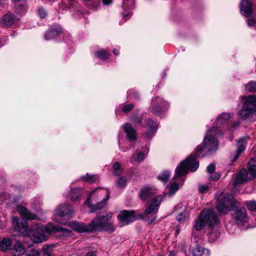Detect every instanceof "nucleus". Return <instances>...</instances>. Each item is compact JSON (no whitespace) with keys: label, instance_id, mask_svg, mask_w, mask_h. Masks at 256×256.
I'll use <instances>...</instances> for the list:
<instances>
[{"label":"nucleus","instance_id":"9b49d317","mask_svg":"<svg viewBox=\"0 0 256 256\" xmlns=\"http://www.w3.org/2000/svg\"><path fill=\"white\" fill-rule=\"evenodd\" d=\"M145 124L142 134L144 138L150 139L154 136L158 130L156 123L150 119H148L145 121Z\"/></svg>","mask_w":256,"mask_h":256},{"label":"nucleus","instance_id":"4c0bfd02","mask_svg":"<svg viewBox=\"0 0 256 256\" xmlns=\"http://www.w3.org/2000/svg\"><path fill=\"white\" fill-rule=\"evenodd\" d=\"M170 173L168 171H164L160 174L158 179L163 182H166L169 178Z\"/></svg>","mask_w":256,"mask_h":256},{"label":"nucleus","instance_id":"13d9d810","mask_svg":"<svg viewBox=\"0 0 256 256\" xmlns=\"http://www.w3.org/2000/svg\"><path fill=\"white\" fill-rule=\"evenodd\" d=\"M217 128H212L210 130V132H216V134H218L217 132H216L217 130Z\"/></svg>","mask_w":256,"mask_h":256},{"label":"nucleus","instance_id":"49530a36","mask_svg":"<svg viewBox=\"0 0 256 256\" xmlns=\"http://www.w3.org/2000/svg\"><path fill=\"white\" fill-rule=\"evenodd\" d=\"M38 14L40 18H44L46 16V10L42 8L38 9Z\"/></svg>","mask_w":256,"mask_h":256},{"label":"nucleus","instance_id":"ea45409f","mask_svg":"<svg viewBox=\"0 0 256 256\" xmlns=\"http://www.w3.org/2000/svg\"><path fill=\"white\" fill-rule=\"evenodd\" d=\"M246 204L250 210L256 211V201L246 202Z\"/></svg>","mask_w":256,"mask_h":256},{"label":"nucleus","instance_id":"8fccbe9b","mask_svg":"<svg viewBox=\"0 0 256 256\" xmlns=\"http://www.w3.org/2000/svg\"><path fill=\"white\" fill-rule=\"evenodd\" d=\"M247 24L249 26H253L256 24V20L254 18H250L247 20Z\"/></svg>","mask_w":256,"mask_h":256},{"label":"nucleus","instance_id":"473e14b6","mask_svg":"<svg viewBox=\"0 0 256 256\" xmlns=\"http://www.w3.org/2000/svg\"><path fill=\"white\" fill-rule=\"evenodd\" d=\"M112 168L114 170V174L115 176H120L123 172L121 164L118 162L114 163L112 166Z\"/></svg>","mask_w":256,"mask_h":256},{"label":"nucleus","instance_id":"09e8293b","mask_svg":"<svg viewBox=\"0 0 256 256\" xmlns=\"http://www.w3.org/2000/svg\"><path fill=\"white\" fill-rule=\"evenodd\" d=\"M26 256H40V252L35 250H32L30 254H26Z\"/></svg>","mask_w":256,"mask_h":256},{"label":"nucleus","instance_id":"37998d69","mask_svg":"<svg viewBox=\"0 0 256 256\" xmlns=\"http://www.w3.org/2000/svg\"><path fill=\"white\" fill-rule=\"evenodd\" d=\"M216 169V165L214 163H212L208 165L206 168V171L208 174L212 173Z\"/></svg>","mask_w":256,"mask_h":256},{"label":"nucleus","instance_id":"4be33fe9","mask_svg":"<svg viewBox=\"0 0 256 256\" xmlns=\"http://www.w3.org/2000/svg\"><path fill=\"white\" fill-rule=\"evenodd\" d=\"M233 116V114L226 112H223L219 114L216 118V124L220 126L226 124Z\"/></svg>","mask_w":256,"mask_h":256},{"label":"nucleus","instance_id":"b1692460","mask_svg":"<svg viewBox=\"0 0 256 256\" xmlns=\"http://www.w3.org/2000/svg\"><path fill=\"white\" fill-rule=\"evenodd\" d=\"M155 193V190L148 187L141 189L139 192L140 198L144 201L146 200L152 194Z\"/></svg>","mask_w":256,"mask_h":256},{"label":"nucleus","instance_id":"a19ab883","mask_svg":"<svg viewBox=\"0 0 256 256\" xmlns=\"http://www.w3.org/2000/svg\"><path fill=\"white\" fill-rule=\"evenodd\" d=\"M220 178V174L217 172H213L210 174L209 180H217Z\"/></svg>","mask_w":256,"mask_h":256},{"label":"nucleus","instance_id":"79ce46f5","mask_svg":"<svg viewBox=\"0 0 256 256\" xmlns=\"http://www.w3.org/2000/svg\"><path fill=\"white\" fill-rule=\"evenodd\" d=\"M134 107L133 104H130L124 106L122 108V111L124 112H128L132 110Z\"/></svg>","mask_w":256,"mask_h":256},{"label":"nucleus","instance_id":"e433bc0d","mask_svg":"<svg viewBox=\"0 0 256 256\" xmlns=\"http://www.w3.org/2000/svg\"><path fill=\"white\" fill-rule=\"evenodd\" d=\"M96 56L101 60H105L108 58L109 54L104 50L97 52L95 53Z\"/></svg>","mask_w":256,"mask_h":256},{"label":"nucleus","instance_id":"2eb2a0df","mask_svg":"<svg viewBox=\"0 0 256 256\" xmlns=\"http://www.w3.org/2000/svg\"><path fill=\"white\" fill-rule=\"evenodd\" d=\"M241 14L246 17L252 14V0H242L241 2Z\"/></svg>","mask_w":256,"mask_h":256},{"label":"nucleus","instance_id":"39448f33","mask_svg":"<svg viewBox=\"0 0 256 256\" xmlns=\"http://www.w3.org/2000/svg\"><path fill=\"white\" fill-rule=\"evenodd\" d=\"M215 196L218 202L216 208L220 214H225L239 204L232 194L218 192Z\"/></svg>","mask_w":256,"mask_h":256},{"label":"nucleus","instance_id":"f704fd0d","mask_svg":"<svg viewBox=\"0 0 256 256\" xmlns=\"http://www.w3.org/2000/svg\"><path fill=\"white\" fill-rule=\"evenodd\" d=\"M134 0H124L122 3V8L124 10L132 9L134 8Z\"/></svg>","mask_w":256,"mask_h":256},{"label":"nucleus","instance_id":"de8ad7c7","mask_svg":"<svg viewBox=\"0 0 256 256\" xmlns=\"http://www.w3.org/2000/svg\"><path fill=\"white\" fill-rule=\"evenodd\" d=\"M186 218V215L183 212H180L177 216L176 219L177 220L180 222H183Z\"/></svg>","mask_w":256,"mask_h":256},{"label":"nucleus","instance_id":"7ed1b4c3","mask_svg":"<svg viewBox=\"0 0 256 256\" xmlns=\"http://www.w3.org/2000/svg\"><path fill=\"white\" fill-rule=\"evenodd\" d=\"M110 198V193L104 188H98L93 190L86 200L88 206L91 208L90 212L102 208Z\"/></svg>","mask_w":256,"mask_h":256},{"label":"nucleus","instance_id":"f257e3e1","mask_svg":"<svg viewBox=\"0 0 256 256\" xmlns=\"http://www.w3.org/2000/svg\"><path fill=\"white\" fill-rule=\"evenodd\" d=\"M20 220L17 217L12 218V225L16 231L25 232L24 240L30 238L32 242L36 243H40L46 240L48 238V235L53 232H60L63 235L68 236L71 235L72 231L68 228H63L60 226H54L52 224H49L45 226L42 225L35 224L28 230V224L26 222H19Z\"/></svg>","mask_w":256,"mask_h":256},{"label":"nucleus","instance_id":"72a5a7b5","mask_svg":"<svg viewBox=\"0 0 256 256\" xmlns=\"http://www.w3.org/2000/svg\"><path fill=\"white\" fill-rule=\"evenodd\" d=\"M14 250L18 252V255H21L24 252V248L23 244L20 242H17L14 246Z\"/></svg>","mask_w":256,"mask_h":256},{"label":"nucleus","instance_id":"a211bd4d","mask_svg":"<svg viewBox=\"0 0 256 256\" xmlns=\"http://www.w3.org/2000/svg\"><path fill=\"white\" fill-rule=\"evenodd\" d=\"M69 226L72 230L78 232H89L88 224H84L76 221L70 222Z\"/></svg>","mask_w":256,"mask_h":256},{"label":"nucleus","instance_id":"6e6552de","mask_svg":"<svg viewBox=\"0 0 256 256\" xmlns=\"http://www.w3.org/2000/svg\"><path fill=\"white\" fill-rule=\"evenodd\" d=\"M162 199V196L161 195L156 196L152 198L146 204L144 212L140 214V217L144 219L149 215L156 214L158 210Z\"/></svg>","mask_w":256,"mask_h":256},{"label":"nucleus","instance_id":"6ab92c4d","mask_svg":"<svg viewBox=\"0 0 256 256\" xmlns=\"http://www.w3.org/2000/svg\"><path fill=\"white\" fill-rule=\"evenodd\" d=\"M14 16L12 13H7L2 16L0 20V25L2 27L11 26L14 22Z\"/></svg>","mask_w":256,"mask_h":256},{"label":"nucleus","instance_id":"6e6d98bb","mask_svg":"<svg viewBox=\"0 0 256 256\" xmlns=\"http://www.w3.org/2000/svg\"><path fill=\"white\" fill-rule=\"evenodd\" d=\"M113 52L115 55H118L119 54V50L116 48H114L113 50Z\"/></svg>","mask_w":256,"mask_h":256},{"label":"nucleus","instance_id":"58836bf2","mask_svg":"<svg viewBox=\"0 0 256 256\" xmlns=\"http://www.w3.org/2000/svg\"><path fill=\"white\" fill-rule=\"evenodd\" d=\"M246 89L252 92L256 91V81H251L246 85Z\"/></svg>","mask_w":256,"mask_h":256},{"label":"nucleus","instance_id":"052dcab7","mask_svg":"<svg viewBox=\"0 0 256 256\" xmlns=\"http://www.w3.org/2000/svg\"><path fill=\"white\" fill-rule=\"evenodd\" d=\"M118 146H119V148H120L122 151H123V152H126V150H122V148H121V147H120V142H118Z\"/></svg>","mask_w":256,"mask_h":256},{"label":"nucleus","instance_id":"603ef678","mask_svg":"<svg viewBox=\"0 0 256 256\" xmlns=\"http://www.w3.org/2000/svg\"><path fill=\"white\" fill-rule=\"evenodd\" d=\"M112 212H110L108 214H107L106 216H104V217H106L105 220L108 221L112 217Z\"/></svg>","mask_w":256,"mask_h":256},{"label":"nucleus","instance_id":"c85d7f7f","mask_svg":"<svg viewBox=\"0 0 256 256\" xmlns=\"http://www.w3.org/2000/svg\"><path fill=\"white\" fill-rule=\"evenodd\" d=\"M248 170L253 177L256 176V158H251L248 163Z\"/></svg>","mask_w":256,"mask_h":256},{"label":"nucleus","instance_id":"9d476101","mask_svg":"<svg viewBox=\"0 0 256 256\" xmlns=\"http://www.w3.org/2000/svg\"><path fill=\"white\" fill-rule=\"evenodd\" d=\"M119 221V226L122 227L126 224L134 222L136 220L135 212L134 211H128L124 210L121 211L117 216Z\"/></svg>","mask_w":256,"mask_h":256},{"label":"nucleus","instance_id":"dca6fc26","mask_svg":"<svg viewBox=\"0 0 256 256\" xmlns=\"http://www.w3.org/2000/svg\"><path fill=\"white\" fill-rule=\"evenodd\" d=\"M16 210L23 218V220H32L36 218V216L35 214L30 212L23 206H18Z\"/></svg>","mask_w":256,"mask_h":256},{"label":"nucleus","instance_id":"1a4fd4ad","mask_svg":"<svg viewBox=\"0 0 256 256\" xmlns=\"http://www.w3.org/2000/svg\"><path fill=\"white\" fill-rule=\"evenodd\" d=\"M238 205L233 210L232 217L237 224L242 225L248 222V218L246 208Z\"/></svg>","mask_w":256,"mask_h":256},{"label":"nucleus","instance_id":"c03bdc74","mask_svg":"<svg viewBox=\"0 0 256 256\" xmlns=\"http://www.w3.org/2000/svg\"><path fill=\"white\" fill-rule=\"evenodd\" d=\"M128 94L130 96L132 95L134 98L135 99H138L140 98L138 92L133 90H129L128 92Z\"/></svg>","mask_w":256,"mask_h":256},{"label":"nucleus","instance_id":"2f4dec72","mask_svg":"<svg viewBox=\"0 0 256 256\" xmlns=\"http://www.w3.org/2000/svg\"><path fill=\"white\" fill-rule=\"evenodd\" d=\"M127 182V178L122 176L116 182V186L118 188H122L126 185Z\"/></svg>","mask_w":256,"mask_h":256},{"label":"nucleus","instance_id":"bf43d9fd","mask_svg":"<svg viewBox=\"0 0 256 256\" xmlns=\"http://www.w3.org/2000/svg\"><path fill=\"white\" fill-rule=\"evenodd\" d=\"M4 200V198H1L0 196V202H3Z\"/></svg>","mask_w":256,"mask_h":256},{"label":"nucleus","instance_id":"680f3d73","mask_svg":"<svg viewBox=\"0 0 256 256\" xmlns=\"http://www.w3.org/2000/svg\"><path fill=\"white\" fill-rule=\"evenodd\" d=\"M1 3H2V0H0V4H1Z\"/></svg>","mask_w":256,"mask_h":256},{"label":"nucleus","instance_id":"0eeeda50","mask_svg":"<svg viewBox=\"0 0 256 256\" xmlns=\"http://www.w3.org/2000/svg\"><path fill=\"white\" fill-rule=\"evenodd\" d=\"M73 210L70 206L60 205L56 210L53 219L60 224H66L69 219Z\"/></svg>","mask_w":256,"mask_h":256},{"label":"nucleus","instance_id":"3c124183","mask_svg":"<svg viewBox=\"0 0 256 256\" xmlns=\"http://www.w3.org/2000/svg\"><path fill=\"white\" fill-rule=\"evenodd\" d=\"M133 123L136 125H140L142 124V120L140 118H132Z\"/></svg>","mask_w":256,"mask_h":256},{"label":"nucleus","instance_id":"393cba45","mask_svg":"<svg viewBox=\"0 0 256 256\" xmlns=\"http://www.w3.org/2000/svg\"><path fill=\"white\" fill-rule=\"evenodd\" d=\"M15 9L20 14H23L26 12L27 10V5L25 0L16 1L13 2Z\"/></svg>","mask_w":256,"mask_h":256},{"label":"nucleus","instance_id":"ddd939ff","mask_svg":"<svg viewBox=\"0 0 256 256\" xmlns=\"http://www.w3.org/2000/svg\"><path fill=\"white\" fill-rule=\"evenodd\" d=\"M106 217L104 216H99L94 218L91 222L88 224L89 232L94 231H102V226L106 222Z\"/></svg>","mask_w":256,"mask_h":256},{"label":"nucleus","instance_id":"c9c22d12","mask_svg":"<svg viewBox=\"0 0 256 256\" xmlns=\"http://www.w3.org/2000/svg\"><path fill=\"white\" fill-rule=\"evenodd\" d=\"M178 188L179 186L178 184L175 182H172L170 186V192L169 193L167 194L166 196L168 195L169 196H170L174 195L175 192L178 190Z\"/></svg>","mask_w":256,"mask_h":256},{"label":"nucleus","instance_id":"864d4df0","mask_svg":"<svg viewBox=\"0 0 256 256\" xmlns=\"http://www.w3.org/2000/svg\"><path fill=\"white\" fill-rule=\"evenodd\" d=\"M104 4H109L112 3V0H102Z\"/></svg>","mask_w":256,"mask_h":256},{"label":"nucleus","instance_id":"7c9ffc66","mask_svg":"<svg viewBox=\"0 0 256 256\" xmlns=\"http://www.w3.org/2000/svg\"><path fill=\"white\" fill-rule=\"evenodd\" d=\"M115 230V227L112 222H108V221H106L102 231L106 232L109 234L112 233Z\"/></svg>","mask_w":256,"mask_h":256},{"label":"nucleus","instance_id":"cd10ccee","mask_svg":"<svg viewBox=\"0 0 256 256\" xmlns=\"http://www.w3.org/2000/svg\"><path fill=\"white\" fill-rule=\"evenodd\" d=\"M12 247V242L10 238H5L0 241V250L2 251H6L10 249Z\"/></svg>","mask_w":256,"mask_h":256},{"label":"nucleus","instance_id":"4468645a","mask_svg":"<svg viewBox=\"0 0 256 256\" xmlns=\"http://www.w3.org/2000/svg\"><path fill=\"white\" fill-rule=\"evenodd\" d=\"M254 177L250 174H248L246 169L242 170L238 174L235 180L234 181V186L243 184L246 182L251 180Z\"/></svg>","mask_w":256,"mask_h":256},{"label":"nucleus","instance_id":"bb28decb","mask_svg":"<svg viewBox=\"0 0 256 256\" xmlns=\"http://www.w3.org/2000/svg\"><path fill=\"white\" fill-rule=\"evenodd\" d=\"M99 179V177L98 175L96 174H86L84 176H82L80 180L82 182H94L98 180Z\"/></svg>","mask_w":256,"mask_h":256},{"label":"nucleus","instance_id":"f03ea898","mask_svg":"<svg viewBox=\"0 0 256 256\" xmlns=\"http://www.w3.org/2000/svg\"><path fill=\"white\" fill-rule=\"evenodd\" d=\"M218 148L216 138L211 135L204 136L202 144L198 146L195 150V154H192L186 160L182 162L176 169L174 179L186 174L188 170L195 172L199 166V162L196 158L203 157L206 154L216 152Z\"/></svg>","mask_w":256,"mask_h":256},{"label":"nucleus","instance_id":"20e7f679","mask_svg":"<svg viewBox=\"0 0 256 256\" xmlns=\"http://www.w3.org/2000/svg\"><path fill=\"white\" fill-rule=\"evenodd\" d=\"M219 224V219L214 210L204 209L200 212L196 222L194 228L196 230H200L205 225H207L210 228H213Z\"/></svg>","mask_w":256,"mask_h":256},{"label":"nucleus","instance_id":"aec40b11","mask_svg":"<svg viewBox=\"0 0 256 256\" xmlns=\"http://www.w3.org/2000/svg\"><path fill=\"white\" fill-rule=\"evenodd\" d=\"M246 143V138H241L237 141V150L232 161H235L239 157L240 154L244 150Z\"/></svg>","mask_w":256,"mask_h":256},{"label":"nucleus","instance_id":"a878e982","mask_svg":"<svg viewBox=\"0 0 256 256\" xmlns=\"http://www.w3.org/2000/svg\"><path fill=\"white\" fill-rule=\"evenodd\" d=\"M192 256H209L208 250L204 248L196 246L192 250Z\"/></svg>","mask_w":256,"mask_h":256},{"label":"nucleus","instance_id":"412c9836","mask_svg":"<svg viewBox=\"0 0 256 256\" xmlns=\"http://www.w3.org/2000/svg\"><path fill=\"white\" fill-rule=\"evenodd\" d=\"M62 32V28L60 26L52 27L46 34L44 38L46 40H50L58 36Z\"/></svg>","mask_w":256,"mask_h":256},{"label":"nucleus","instance_id":"c756f323","mask_svg":"<svg viewBox=\"0 0 256 256\" xmlns=\"http://www.w3.org/2000/svg\"><path fill=\"white\" fill-rule=\"evenodd\" d=\"M80 190H80L79 188H75L74 189H72L71 192L70 194V200L74 202L78 199L80 195Z\"/></svg>","mask_w":256,"mask_h":256},{"label":"nucleus","instance_id":"5fc2aeb1","mask_svg":"<svg viewBox=\"0 0 256 256\" xmlns=\"http://www.w3.org/2000/svg\"><path fill=\"white\" fill-rule=\"evenodd\" d=\"M122 16H123V18H129L131 16L132 14H131V12H130L126 14H123Z\"/></svg>","mask_w":256,"mask_h":256},{"label":"nucleus","instance_id":"f8f14e48","mask_svg":"<svg viewBox=\"0 0 256 256\" xmlns=\"http://www.w3.org/2000/svg\"><path fill=\"white\" fill-rule=\"evenodd\" d=\"M168 108V104L162 98L156 97L152 100L151 108L153 114H158L166 110Z\"/></svg>","mask_w":256,"mask_h":256},{"label":"nucleus","instance_id":"5701e85b","mask_svg":"<svg viewBox=\"0 0 256 256\" xmlns=\"http://www.w3.org/2000/svg\"><path fill=\"white\" fill-rule=\"evenodd\" d=\"M127 138L130 140H135L136 138V131L130 124H126L124 126Z\"/></svg>","mask_w":256,"mask_h":256},{"label":"nucleus","instance_id":"a18cd8bd","mask_svg":"<svg viewBox=\"0 0 256 256\" xmlns=\"http://www.w3.org/2000/svg\"><path fill=\"white\" fill-rule=\"evenodd\" d=\"M198 190L200 192L205 193L208 190V186L206 185H200L198 186Z\"/></svg>","mask_w":256,"mask_h":256},{"label":"nucleus","instance_id":"f3484780","mask_svg":"<svg viewBox=\"0 0 256 256\" xmlns=\"http://www.w3.org/2000/svg\"><path fill=\"white\" fill-rule=\"evenodd\" d=\"M148 152V148H144L142 152L136 151L132 156L130 161L132 163L136 162H142Z\"/></svg>","mask_w":256,"mask_h":256},{"label":"nucleus","instance_id":"4d7b16f0","mask_svg":"<svg viewBox=\"0 0 256 256\" xmlns=\"http://www.w3.org/2000/svg\"><path fill=\"white\" fill-rule=\"evenodd\" d=\"M86 256H96V254L94 252H88Z\"/></svg>","mask_w":256,"mask_h":256},{"label":"nucleus","instance_id":"423d86ee","mask_svg":"<svg viewBox=\"0 0 256 256\" xmlns=\"http://www.w3.org/2000/svg\"><path fill=\"white\" fill-rule=\"evenodd\" d=\"M242 99L244 103L238 112V118L244 120L251 118L254 115L256 116V96H243Z\"/></svg>","mask_w":256,"mask_h":256}]
</instances>
